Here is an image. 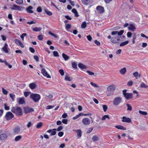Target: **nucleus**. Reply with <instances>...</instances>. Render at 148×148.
<instances>
[{
	"label": "nucleus",
	"instance_id": "1",
	"mask_svg": "<svg viewBox=\"0 0 148 148\" xmlns=\"http://www.w3.org/2000/svg\"><path fill=\"white\" fill-rule=\"evenodd\" d=\"M123 30H121L119 32L117 31H114L112 32L111 34L112 36H115L112 37L110 40L111 42L114 44H117L119 43V42L120 40V38L124 33Z\"/></svg>",
	"mask_w": 148,
	"mask_h": 148
},
{
	"label": "nucleus",
	"instance_id": "2",
	"mask_svg": "<svg viewBox=\"0 0 148 148\" xmlns=\"http://www.w3.org/2000/svg\"><path fill=\"white\" fill-rule=\"evenodd\" d=\"M116 89V86L114 84L109 86L107 88L106 94L107 96H110L114 94Z\"/></svg>",
	"mask_w": 148,
	"mask_h": 148
},
{
	"label": "nucleus",
	"instance_id": "3",
	"mask_svg": "<svg viewBox=\"0 0 148 148\" xmlns=\"http://www.w3.org/2000/svg\"><path fill=\"white\" fill-rule=\"evenodd\" d=\"M11 111L17 116H21L23 114L22 110L21 107L18 106L12 107Z\"/></svg>",
	"mask_w": 148,
	"mask_h": 148
},
{
	"label": "nucleus",
	"instance_id": "4",
	"mask_svg": "<svg viewBox=\"0 0 148 148\" xmlns=\"http://www.w3.org/2000/svg\"><path fill=\"white\" fill-rule=\"evenodd\" d=\"M30 98L34 102H37L40 99L41 97L39 94L32 93L30 95Z\"/></svg>",
	"mask_w": 148,
	"mask_h": 148
},
{
	"label": "nucleus",
	"instance_id": "5",
	"mask_svg": "<svg viewBox=\"0 0 148 148\" xmlns=\"http://www.w3.org/2000/svg\"><path fill=\"white\" fill-rule=\"evenodd\" d=\"M127 91L126 89H125L123 90V94L124 97L127 100L132 98L133 96L132 93L127 92Z\"/></svg>",
	"mask_w": 148,
	"mask_h": 148
},
{
	"label": "nucleus",
	"instance_id": "6",
	"mask_svg": "<svg viewBox=\"0 0 148 148\" xmlns=\"http://www.w3.org/2000/svg\"><path fill=\"white\" fill-rule=\"evenodd\" d=\"M122 102V98L120 97H115L113 102V104L115 106H118Z\"/></svg>",
	"mask_w": 148,
	"mask_h": 148
},
{
	"label": "nucleus",
	"instance_id": "7",
	"mask_svg": "<svg viewBox=\"0 0 148 148\" xmlns=\"http://www.w3.org/2000/svg\"><path fill=\"white\" fill-rule=\"evenodd\" d=\"M14 117V115L10 112H8L6 113L5 117L7 120H9Z\"/></svg>",
	"mask_w": 148,
	"mask_h": 148
},
{
	"label": "nucleus",
	"instance_id": "8",
	"mask_svg": "<svg viewBox=\"0 0 148 148\" xmlns=\"http://www.w3.org/2000/svg\"><path fill=\"white\" fill-rule=\"evenodd\" d=\"M41 72L42 74L44 76L46 77L47 78H51L50 76L47 73L45 69H42L41 70Z\"/></svg>",
	"mask_w": 148,
	"mask_h": 148
},
{
	"label": "nucleus",
	"instance_id": "9",
	"mask_svg": "<svg viewBox=\"0 0 148 148\" xmlns=\"http://www.w3.org/2000/svg\"><path fill=\"white\" fill-rule=\"evenodd\" d=\"M9 49L8 48V45L6 43H5L3 47L1 48V50L6 53H8V50Z\"/></svg>",
	"mask_w": 148,
	"mask_h": 148
},
{
	"label": "nucleus",
	"instance_id": "10",
	"mask_svg": "<svg viewBox=\"0 0 148 148\" xmlns=\"http://www.w3.org/2000/svg\"><path fill=\"white\" fill-rule=\"evenodd\" d=\"M96 9L98 12L99 13H103L104 12V8L101 6H97L96 8Z\"/></svg>",
	"mask_w": 148,
	"mask_h": 148
},
{
	"label": "nucleus",
	"instance_id": "11",
	"mask_svg": "<svg viewBox=\"0 0 148 148\" xmlns=\"http://www.w3.org/2000/svg\"><path fill=\"white\" fill-rule=\"evenodd\" d=\"M22 8L21 6L16 5H14L13 7H11L10 8L12 10H21Z\"/></svg>",
	"mask_w": 148,
	"mask_h": 148
},
{
	"label": "nucleus",
	"instance_id": "12",
	"mask_svg": "<svg viewBox=\"0 0 148 148\" xmlns=\"http://www.w3.org/2000/svg\"><path fill=\"white\" fill-rule=\"evenodd\" d=\"M17 100L18 103L20 104H23L25 103V98L24 97L17 98Z\"/></svg>",
	"mask_w": 148,
	"mask_h": 148
},
{
	"label": "nucleus",
	"instance_id": "13",
	"mask_svg": "<svg viewBox=\"0 0 148 148\" xmlns=\"http://www.w3.org/2000/svg\"><path fill=\"white\" fill-rule=\"evenodd\" d=\"M82 121L84 125H87L90 124V121L88 118H86L83 119Z\"/></svg>",
	"mask_w": 148,
	"mask_h": 148
},
{
	"label": "nucleus",
	"instance_id": "14",
	"mask_svg": "<svg viewBox=\"0 0 148 148\" xmlns=\"http://www.w3.org/2000/svg\"><path fill=\"white\" fill-rule=\"evenodd\" d=\"M122 121L123 122L130 123L132 122V121L131 119L129 118H127L125 116H124L122 117Z\"/></svg>",
	"mask_w": 148,
	"mask_h": 148
},
{
	"label": "nucleus",
	"instance_id": "15",
	"mask_svg": "<svg viewBox=\"0 0 148 148\" xmlns=\"http://www.w3.org/2000/svg\"><path fill=\"white\" fill-rule=\"evenodd\" d=\"M34 111V109L32 108L26 107L24 108V112L25 113H27Z\"/></svg>",
	"mask_w": 148,
	"mask_h": 148
},
{
	"label": "nucleus",
	"instance_id": "16",
	"mask_svg": "<svg viewBox=\"0 0 148 148\" xmlns=\"http://www.w3.org/2000/svg\"><path fill=\"white\" fill-rule=\"evenodd\" d=\"M20 128L18 126L15 127L13 129V132L15 134H18L20 132Z\"/></svg>",
	"mask_w": 148,
	"mask_h": 148
},
{
	"label": "nucleus",
	"instance_id": "17",
	"mask_svg": "<svg viewBox=\"0 0 148 148\" xmlns=\"http://www.w3.org/2000/svg\"><path fill=\"white\" fill-rule=\"evenodd\" d=\"M37 86L36 82H34L29 84V86L30 89L33 90L35 89Z\"/></svg>",
	"mask_w": 148,
	"mask_h": 148
},
{
	"label": "nucleus",
	"instance_id": "18",
	"mask_svg": "<svg viewBox=\"0 0 148 148\" xmlns=\"http://www.w3.org/2000/svg\"><path fill=\"white\" fill-rule=\"evenodd\" d=\"M128 29L129 30H130L131 31H133L136 29V28L133 24H130L129 26L128 27Z\"/></svg>",
	"mask_w": 148,
	"mask_h": 148
},
{
	"label": "nucleus",
	"instance_id": "19",
	"mask_svg": "<svg viewBox=\"0 0 148 148\" xmlns=\"http://www.w3.org/2000/svg\"><path fill=\"white\" fill-rule=\"evenodd\" d=\"M77 132V136L78 137V138L81 137L82 136V132L80 130H74Z\"/></svg>",
	"mask_w": 148,
	"mask_h": 148
},
{
	"label": "nucleus",
	"instance_id": "20",
	"mask_svg": "<svg viewBox=\"0 0 148 148\" xmlns=\"http://www.w3.org/2000/svg\"><path fill=\"white\" fill-rule=\"evenodd\" d=\"M33 8V7L31 6H30L29 7H28L26 9L27 12L29 13H33L34 12L33 11L31 10Z\"/></svg>",
	"mask_w": 148,
	"mask_h": 148
},
{
	"label": "nucleus",
	"instance_id": "21",
	"mask_svg": "<svg viewBox=\"0 0 148 148\" xmlns=\"http://www.w3.org/2000/svg\"><path fill=\"white\" fill-rule=\"evenodd\" d=\"M7 138V135L5 134H3L0 135V139L2 140H5Z\"/></svg>",
	"mask_w": 148,
	"mask_h": 148
},
{
	"label": "nucleus",
	"instance_id": "22",
	"mask_svg": "<svg viewBox=\"0 0 148 148\" xmlns=\"http://www.w3.org/2000/svg\"><path fill=\"white\" fill-rule=\"evenodd\" d=\"M126 71L127 70L126 68L124 67L121 69L119 71V72L121 75H123L126 72Z\"/></svg>",
	"mask_w": 148,
	"mask_h": 148
},
{
	"label": "nucleus",
	"instance_id": "23",
	"mask_svg": "<svg viewBox=\"0 0 148 148\" xmlns=\"http://www.w3.org/2000/svg\"><path fill=\"white\" fill-rule=\"evenodd\" d=\"M99 137L96 135L93 136L92 138V140L93 142L98 141L99 140Z\"/></svg>",
	"mask_w": 148,
	"mask_h": 148
},
{
	"label": "nucleus",
	"instance_id": "24",
	"mask_svg": "<svg viewBox=\"0 0 148 148\" xmlns=\"http://www.w3.org/2000/svg\"><path fill=\"white\" fill-rule=\"evenodd\" d=\"M115 127L119 129L123 130H126V128L121 125H117L115 126Z\"/></svg>",
	"mask_w": 148,
	"mask_h": 148
},
{
	"label": "nucleus",
	"instance_id": "25",
	"mask_svg": "<svg viewBox=\"0 0 148 148\" xmlns=\"http://www.w3.org/2000/svg\"><path fill=\"white\" fill-rule=\"evenodd\" d=\"M62 56L65 61H67L69 59V57L64 53L62 54Z\"/></svg>",
	"mask_w": 148,
	"mask_h": 148
},
{
	"label": "nucleus",
	"instance_id": "26",
	"mask_svg": "<svg viewBox=\"0 0 148 148\" xmlns=\"http://www.w3.org/2000/svg\"><path fill=\"white\" fill-rule=\"evenodd\" d=\"M32 29L34 32H37L41 30L42 28L40 27H35L32 28Z\"/></svg>",
	"mask_w": 148,
	"mask_h": 148
},
{
	"label": "nucleus",
	"instance_id": "27",
	"mask_svg": "<svg viewBox=\"0 0 148 148\" xmlns=\"http://www.w3.org/2000/svg\"><path fill=\"white\" fill-rule=\"evenodd\" d=\"M78 67L82 69H86V66L84 65L81 63H79L78 65Z\"/></svg>",
	"mask_w": 148,
	"mask_h": 148
},
{
	"label": "nucleus",
	"instance_id": "28",
	"mask_svg": "<svg viewBox=\"0 0 148 148\" xmlns=\"http://www.w3.org/2000/svg\"><path fill=\"white\" fill-rule=\"evenodd\" d=\"M22 138V136L21 135H18L15 137L14 140L16 141H18L20 140Z\"/></svg>",
	"mask_w": 148,
	"mask_h": 148
},
{
	"label": "nucleus",
	"instance_id": "29",
	"mask_svg": "<svg viewBox=\"0 0 148 148\" xmlns=\"http://www.w3.org/2000/svg\"><path fill=\"white\" fill-rule=\"evenodd\" d=\"M133 75L135 77H136V79H138V77L139 78L140 77V75L138 74V73L137 72H136L135 73H133Z\"/></svg>",
	"mask_w": 148,
	"mask_h": 148
},
{
	"label": "nucleus",
	"instance_id": "30",
	"mask_svg": "<svg viewBox=\"0 0 148 148\" xmlns=\"http://www.w3.org/2000/svg\"><path fill=\"white\" fill-rule=\"evenodd\" d=\"M140 86L141 88H147L148 87V86L143 82L141 83L140 85Z\"/></svg>",
	"mask_w": 148,
	"mask_h": 148
},
{
	"label": "nucleus",
	"instance_id": "31",
	"mask_svg": "<svg viewBox=\"0 0 148 148\" xmlns=\"http://www.w3.org/2000/svg\"><path fill=\"white\" fill-rule=\"evenodd\" d=\"M129 43V41L127 40L125 42H123L121 43L120 44V46L121 47H122L126 45L127 44Z\"/></svg>",
	"mask_w": 148,
	"mask_h": 148
},
{
	"label": "nucleus",
	"instance_id": "32",
	"mask_svg": "<svg viewBox=\"0 0 148 148\" xmlns=\"http://www.w3.org/2000/svg\"><path fill=\"white\" fill-rule=\"evenodd\" d=\"M43 123L42 122H40L36 125V127L39 129L40 128L42 125Z\"/></svg>",
	"mask_w": 148,
	"mask_h": 148
},
{
	"label": "nucleus",
	"instance_id": "33",
	"mask_svg": "<svg viewBox=\"0 0 148 148\" xmlns=\"http://www.w3.org/2000/svg\"><path fill=\"white\" fill-rule=\"evenodd\" d=\"M16 2L19 5H22L23 3V0H16Z\"/></svg>",
	"mask_w": 148,
	"mask_h": 148
},
{
	"label": "nucleus",
	"instance_id": "34",
	"mask_svg": "<svg viewBox=\"0 0 148 148\" xmlns=\"http://www.w3.org/2000/svg\"><path fill=\"white\" fill-rule=\"evenodd\" d=\"M10 96L12 101H14L15 100V95L13 93H10Z\"/></svg>",
	"mask_w": 148,
	"mask_h": 148
},
{
	"label": "nucleus",
	"instance_id": "35",
	"mask_svg": "<svg viewBox=\"0 0 148 148\" xmlns=\"http://www.w3.org/2000/svg\"><path fill=\"white\" fill-rule=\"evenodd\" d=\"M81 1L84 5H88V0H81Z\"/></svg>",
	"mask_w": 148,
	"mask_h": 148
},
{
	"label": "nucleus",
	"instance_id": "36",
	"mask_svg": "<svg viewBox=\"0 0 148 148\" xmlns=\"http://www.w3.org/2000/svg\"><path fill=\"white\" fill-rule=\"evenodd\" d=\"M87 26V24L85 21H84L82 23L81 25V27L82 28H85Z\"/></svg>",
	"mask_w": 148,
	"mask_h": 148
},
{
	"label": "nucleus",
	"instance_id": "37",
	"mask_svg": "<svg viewBox=\"0 0 148 148\" xmlns=\"http://www.w3.org/2000/svg\"><path fill=\"white\" fill-rule=\"evenodd\" d=\"M126 106L127 107V110L131 111L132 110V107L129 104H127Z\"/></svg>",
	"mask_w": 148,
	"mask_h": 148
},
{
	"label": "nucleus",
	"instance_id": "38",
	"mask_svg": "<svg viewBox=\"0 0 148 148\" xmlns=\"http://www.w3.org/2000/svg\"><path fill=\"white\" fill-rule=\"evenodd\" d=\"M56 129H53L52 130V132H51V136H53L55 135L56 134Z\"/></svg>",
	"mask_w": 148,
	"mask_h": 148
},
{
	"label": "nucleus",
	"instance_id": "39",
	"mask_svg": "<svg viewBox=\"0 0 148 148\" xmlns=\"http://www.w3.org/2000/svg\"><path fill=\"white\" fill-rule=\"evenodd\" d=\"M4 63H5L6 65L8 66V68L10 69H11L12 68V66L11 65L9 64L6 60H5Z\"/></svg>",
	"mask_w": 148,
	"mask_h": 148
},
{
	"label": "nucleus",
	"instance_id": "40",
	"mask_svg": "<svg viewBox=\"0 0 148 148\" xmlns=\"http://www.w3.org/2000/svg\"><path fill=\"white\" fill-rule=\"evenodd\" d=\"M71 25L70 24H66L65 25V28L66 30L68 31V30L71 27Z\"/></svg>",
	"mask_w": 148,
	"mask_h": 148
},
{
	"label": "nucleus",
	"instance_id": "41",
	"mask_svg": "<svg viewBox=\"0 0 148 148\" xmlns=\"http://www.w3.org/2000/svg\"><path fill=\"white\" fill-rule=\"evenodd\" d=\"M106 118H108V119H110V118L109 116H108V115H105L103 116L102 117V120H103V121L105 120H106Z\"/></svg>",
	"mask_w": 148,
	"mask_h": 148
},
{
	"label": "nucleus",
	"instance_id": "42",
	"mask_svg": "<svg viewBox=\"0 0 148 148\" xmlns=\"http://www.w3.org/2000/svg\"><path fill=\"white\" fill-rule=\"evenodd\" d=\"M139 113L143 115H146L147 114V112L145 111H143L141 110H139Z\"/></svg>",
	"mask_w": 148,
	"mask_h": 148
},
{
	"label": "nucleus",
	"instance_id": "43",
	"mask_svg": "<svg viewBox=\"0 0 148 148\" xmlns=\"http://www.w3.org/2000/svg\"><path fill=\"white\" fill-rule=\"evenodd\" d=\"M72 67L75 69H76L77 68V64L75 62H73L72 63Z\"/></svg>",
	"mask_w": 148,
	"mask_h": 148
},
{
	"label": "nucleus",
	"instance_id": "44",
	"mask_svg": "<svg viewBox=\"0 0 148 148\" xmlns=\"http://www.w3.org/2000/svg\"><path fill=\"white\" fill-rule=\"evenodd\" d=\"M2 91L3 93L5 95H7L8 93V92L3 88H2Z\"/></svg>",
	"mask_w": 148,
	"mask_h": 148
},
{
	"label": "nucleus",
	"instance_id": "45",
	"mask_svg": "<svg viewBox=\"0 0 148 148\" xmlns=\"http://www.w3.org/2000/svg\"><path fill=\"white\" fill-rule=\"evenodd\" d=\"M45 12L46 14L49 16H51L52 14V13L51 12L48 11L47 10H45Z\"/></svg>",
	"mask_w": 148,
	"mask_h": 148
},
{
	"label": "nucleus",
	"instance_id": "46",
	"mask_svg": "<svg viewBox=\"0 0 148 148\" xmlns=\"http://www.w3.org/2000/svg\"><path fill=\"white\" fill-rule=\"evenodd\" d=\"M30 94H31V92H24V95L25 97H27Z\"/></svg>",
	"mask_w": 148,
	"mask_h": 148
},
{
	"label": "nucleus",
	"instance_id": "47",
	"mask_svg": "<svg viewBox=\"0 0 148 148\" xmlns=\"http://www.w3.org/2000/svg\"><path fill=\"white\" fill-rule=\"evenodd\" d=\"M53 55L55 57H58L59 56L58 52L56 51H54L53 52Z\"/></svg>",
	"mask_w": 148,
	"mask_h": 148
},
{
	"label": "nucleus",
	"instance_id": "48",
	"mask_svg": "<svg viewBox=\"0 0 148 148\" xmlns=\"http://www.w3.org/2000/svg\"><path fill=\"white\" fill-rule=\"evenodd\" d=\"M90 84L92 86L95 87L97 88L99 87V86L96 84L93 83L92 82H90Z\"/></svg>",
	"mask_w": 148,
	"mask_h": 148
},
{
	"label": "nucleus",
	"instance_id": "49",
	"mask_svg": "<svg viewBox=\"0 0 148 148\" xmlns=\"http://www.w3.org/2000/svg\"><path fill=\"white\" fill-rule=\"evenodd\" d=\"M4 109L5 110H8L10 109V107L8 106L6 103L4 104Z\"/></svg>",
	"mask_w": 148,
	"mask_h": 148
},
{
	"label": "nucleus",
	"instance_id": "50",
	"mask_svg": "<svg viewBox=\"0 0 148 148\" xmlns=\"http://www.w3.org/2000/svg\"><path fill=\"white\" fill-rule=\"evenodd\" d=\"M103 108L104 111L105 112H106L108 108L107 106L106 105H103Z\"/></svg>",
	"mask_w": 148,
	"mask_h": 148
},
{
	"label": "nucleus",
	"instance_id": "51",
	"mask_svg": "<svg viewBox=\"0 0 148 148\" xmlns=\"http://www.w3.org/2000/svg\"><path fill=\"white\" fill-rule=\"evenodd\" d=\"M27 36V34L26 33H23L20 36L21 38H22L23 40H24V38L25 36Z\"/></svg>",
	"mask_w": 148,
	"mask_h": 148
},
{
	"label": "nucleus",
	"instance_id": "52",
	"mask_svg": "<svg viewBox=\"0 0 148 148\" xmlns=\"http://www.w3.org/2000/svg\"><path fill=\"white\" fill-rule=\"evenodd\" d=\"M65 80L66 81H71V79L70 78V77H69L66 75L65 77Z\"/></svg>",
	"mask_w": 148,
	"mask_h": 148
},
{
	"label": "nucleus",
	"instance_id": "53",
	"mask_svg": "<svg viewBox=\"0 0 148 148\" xmlns=\"http://www.w3.org/2000/svg\"><path fill=\"white\" fill-rule=\"evenodd\" d=\"M38 38L39 40H42L43 39V36L42 35H39L38 36Z\"/></svg>",
	"mask_w": 148,
	"mask_h": 148
},
{
	"label": "nucleus",
	"instance_id": "54",
	"mask_svg": "<svg viewBox=\"0 0 148 148\" xmlns=\"http://www.w3.org/2000/svg\"><path fill=\"white\" fill-rule=\"evenodd\" d=\"M59 72L62 76H63L64 75V70L62 69H61L59 70Z\"/></svg>",
	"mask_w": 148,
	"mask_h": 148
},
{
	"label": "nucleus",
	"instance_id": "55",
	"mask_svg": "<svg viewBox=\"0 0 148 148\" xmlns=\"http://www.w3.org/2000/svg\"><path fill=\"white\" fill-rule=\"evenodd\" d=\"M86 72L90 75H94V73L92 72H91L89 71H87Z\"/></svg>",
	"mask_w": 148,
	"mask_h": 148
},
{
	"label": "nucleus",
	"instance_id": "56",
	"mask_svg": "<svg viewBox=\"0 0 148 148\" xmlns=\"http://www.w3.org/2000/svg\"><path fill=\"white\" fill-rule=\"evenodd\" d=\"M34 58L36 62H38L39 60V58L37 56H34Z\"/></svg>",
	"mask_w": 148,
	"mask_h": 148
},
{
	"label": "nucleus",
	"instance_id": "57",
	"mask_svg": "<svg viewBox=\"0 0 148 148\" xmlns=\"http://www.w3.org/2000/svg\"><path fill=\"white\" fill-rule=\"evenodd\" d=\"M29 50L32 53H34L35 52V50L32 47H29Z\"/></svg>",
	"mask_w": 148,
	"mask_h": 148
},
{
	"label": "nucleus",
	"instance_id": "58",
	"mask_svg": "<svg viewBox=\"0 0 148 148\" xmlns=\"http://www.w3.org/2000/svg\"><path fill=\"white\" fill-rule=\"evenodd\" d=\"M95 43L98 46H99L100 45V43L97 40H95L94 41Z\"/></svg>",
	"mask_w": 148,
	"mask_h": 148
},
{
	"label": "nucleus",
	"instance_id": "59",
	"mask_svg": "<svg viewBox=\"0 0 148 148\" xmlns=\"http://www.w3.org/2000/svg\"><path fill=\"white\" fill-rule=\"evenodd\" d=\"M132 34L130 32H128L127 33V36L128 38H130L132 36Z\"/></svg>",
	"mask_w": 148,
	"mask_h": 148
},
{
	"label": "nucleus",
	"instance_id": "60",
	"mask_svg": "<svg viewBox=\"0 0 148 148\" xmlns=\"http://www.w3.org/2000/svg\"><path fill=\"white\" fill-rule=\"evenodd\" d=\"M87 38L88 40L89 41H91L92 39V38L90 35H89L87 36Z\"/></svg>",
	"mask_w": 148,
	"mask_h": 148
},
{
	"label": "nucleus",
	"instance_id": "61",
	"mask_svg": "<svg viewBox=\"0 0 148 148\" xmlns=\"http://www.w3.org/2000/svg\"><path fill=\"white\" fill-rule=\"evenodd\" d=\"M15 42L17 45H18L21 42V41L17 39H16L14 40Z\"/></svg>",
	"mask_w": 148,
	"mask_h": 148
},
{
	"label": "nucleus",
	"instance_id": "62",
	"mask_svg": "<svg viewBox=\"0 0 148 148\" xmlns=\"http://www.w3.org/2000/svg\"><path fill=\"white\" fill-rule=\"evenodd\" d=\"M68 120L66 119H63L62 121V123L64 124H66L67 123Z\"/></svg>",
	"mask_w": 148,
	"mask_h": 148
},
{
	"label": "nucleus",
	"instance_id": "63",
	"mask_svg": "<svg viewBox=\"0 0 148 148\" xmlns=\"http://www.w3.org/2000/svg\"><path fill=\"white\" fill-rule=\"evenodd\" d=\"M64 133L62 132H59L58 133V136L60 137L64 135Z\"/></svg>",
	"mask_w": 148,
	"mask_h": 148
},
{
	"label": "nucleus",
	"instance_id": "64",
	"mask_svg": "<svg viewBox=\"0 0 148 148\" xmlns=\"http://www.w3.org/2000/svg\"><path fill=\"white\" fill-rule=\"evenodd\" d=\"M63 129V126H59L57 128V130L58 131L61 130Z\"/></svg>",
	"mask_w": 148,
	"mask_h": 148
}]
</instances>
